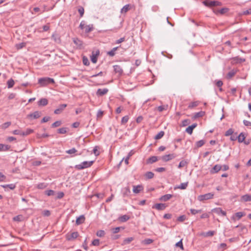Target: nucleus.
<instances>
[{"mask_svg": "<svg viewBox=\"0 0 251 251\" xmlns=\"http://www.w3.org/2000/svg\"><path fill=\"white\" fill-rule=\"evenodd\" d=\"M38 82L41 86H46L49 84L54 83V80L50 77H42L38 79Z\"/></svg>", "mask_w": 251, "mask_h": 251, "instance_id": "obj_1", "label": "nucleus"}, {"mask_svg": "<svg viewBox=\"0 0 251 251\" xmlns=\"http://www.w3.org/2000/svg\"><path fill=\"white\" fill-rule=\"evenodd\" d=\"M48 100L45 98L40 99L38 102V104L39 106H46L48 104Z\"/></svg>", "mask_w": 251, "mask_h": 251, "instance_id": "obj_21", "label": "nucleus"}, {"mask_svg": "<svg viewBox=\"0 0 251 251\" xmlns=\"http://www.w3.org/2000/svg\"><path fill=\"white\" fill-rule=\"evenodd\" d=\"M176 156V155L173 153L169 154L168 155H165L162 156V160L164 161L167 162L175 158Z\"/></svg>", "mask_w": 251, "mask_h": 251, "instance_id": "obj_9", "label": "nucleus"}, {"mask_svg": "<svg viewBox=\"0 0 251 251\" xmlns=\"http://www.w3.org/2000/svg\"><path fill=\"white\" fill-rule=\"evenodd\" d=\"M211 211L216 213L218 215L225 216L226 215V212L223 211L220 207L213 208V209H212Z\"/></svg>", "mask_w": 251, "mask_h": 251, "instance_id": "obj_5", "label": "nucleus"}, {"mask_svg": "<svg viewBox=\"0 0 251 251\" xmlns=\"http://www.w3.org/2000/svg\"><path fill=\"white\" fill-rule=\"evenodd\" d=\"M145 176L148 179H151L153 177L154 174L151 172H148L145 174Z\"/></svg>", "mask_w": 251, "mask_h": 251, "instance_id": "obj_40", "label": "nucleus"}, {"mask_svg": "<svg viewBox=\"0 0 251 251\" xmlns=\"http://www.w3.org/2000/svg\"><path fill=\"white\" fill-rule=\"evenodd\" d=\"M129 219V216L126 215H123L119 218V220L122 222H125L128 220Z\"/></svg>", "mask_w": 251, "mask_h": 251, "instance_id": "obj_31", "label": "nucleus"}, {"mask_svg": "<svg viewBox=\"0 0 251 251\" xmlns=\"http://www.w3.org/2000/svg\"><path fill=\"white\" fill-rule=\"evenodd\" d=\"M231 59V62L233 64H237V63H241L246 61L245 58H241V57H239V56L233 57Z\"/></svg>", "mask_w": 251, "mask_h": 251, "instance_id": "obj_7", "label": "nucleus"}, {"mask_svg": "<svg viewBox=\"0 0 251 251\" xmlns=\"http://www.w3.org/2000/svg\"><path fill=\"white\" fill-rule=\"evenodd\" d=\"M11 123L10 122H6L1 126V128L2 129H5L7 128L8 127H9L11 125Z\"/></svg>", "mask_w": 251, "mask_h": 251, "instance_id": "obj_46", "label": "nucleus"}, {"mask_svg": "<svg viewBox=\"0 0 251 251\" xmlns=\"http://www.w3.org/2000/svg\"><path fill=\"white\" fill-rule=\"evenodd\" d=\"M10 146L7 145L0 144V151H5L9 150Z\"/></svg>", "mask_w": 251, "mask_h": 251, "instance_id": "obj_23", "label": "nucleus"}, {"mask_svg": "<svg viewBox=\"0 0 251 251\" xmlns=\"http://www.w3.org/2000/svg\"><path fill=\"white\" fill-rule=\"evenodd\" d=\"M164 135V132L163 131H160L157 134H156L155 136V139H161Z\"/></svg>", "mask_w": 251, "mask_h": 251, "instance_id": "obj_43", "label": "nucleus"}, {"mask_svg": "<svg viewBox=\"0 0 251 251\" xmlns=\"http://www.w3.org/2000/svg\"><path fill=\"white\" fill-rule=\"evenodd\" d=\"M48 186V184L46 183H39L37 185V188L39 189H43Z\"/></svg>", "mask_w": 251, "mask_h": 251, "instance_id": "obj_35", "label": "nucleus"}, {"mask_svg": "<svg viewBox=\"0 0 251 251\" xmlns=\"http://www.w3.org/2000/svg\"><path fill=\"white\" fill-rule=\"evenodd\" d=\"M45 194L48 196H51L55 195V192L52 190H48L45 191Z\"/></svg>", "mask_w": 251, "mask_h": 251, "instance_id": "obj_38", "label": "nucleus"}, {"mask_svg": "<svg viewBox=\"0 0 251 251\" xmlns=\"http://www.w3.org/2000/svg\"><path fill=\"white\" fill-rule=\"evenodd\" d=\"M176 247H179L181 250H184L182 239L176 244Z\"/></svg>", "mask_w": 251, "mask_h": 251, "instance_id": "obj_55", "label": "nucleus"}, {"mask_svg": "<svg viewBox=\"0 0 251 251\" xmlns=\"http://www.w3.org/2000/svg\"><path fill=\"white\" fill-rule=\"evenodd\" d=\"M245 215V213L244 212H238L232 216L231 219L233 221L239 220Z\"/></svg>", "mask_w": 251, "mask_h": 251, "instance_id": "obj_6", "label": "nucleus"}, {"mask_svg": "<svg viewBox=\"0 0 251 251\" xmlns=\"http://www.w3.org/2000/svg\"><path fill=\"white\" fill-rule=\"evenodd\" d=\"M200 103V102L199 101H196L194 102H192L189 103L188 105V108L190 109H192L195 107L197 106Z\"/></svg>", "mask_w": 251, "mask_h": 251, "instance_id": "obj_32", "label": "nucleus"}, {"mask_svg": "<svg viewBox=\"0 0 251 251\" xmlns=\"http://www.w3.org/2000/svg\"><path fill=\"white\" fill-rule=\"evenodd\" d=\"M113 68L116 73L118 74L119 75H121L123 74V71L120 66L116 65L113 66Z\"/></svg>", "mask_w": 251, "mask_h": 251, "instance_id": "obj_14", "label": "nucleus"}, {"mask_svg": "<svg viewBox=\"0 0 251 251\" xmlns=\"http://www.w3.org/2000/svg\"><path fill=\"white\" fill-rule=\"evenodd\" d=\"M228 11H229V9L228 8L224 7L220 10H216V11H214V12L216 14H220L223 15V14L226 13Z\"/></svg>", "mask_w": 251, "mask_h": 251, "instance_id": "obj_18", "label": "nucleus"}, {"mask_svg": "<svg viewBox=\"0 0 251 251\" xmlns=\"http://www.w3.org/2000/svg\"><path fill=\"white\" fill-rule=\"evenodd\" d=\"M215 234L214 231H208L205 233H203L202 235L206 237L212 236Z\"/></svg>", "mask_w": 251, "mask_h": 251, "instance_id": "obj_39", "label": "nucleus"}, {"mask_svg": "<svg viewBox=\"0 0 251 251\" xmlns=\"http://www.w3.org/2000/svg\"><path fill=\"white\" fill-rule=\"evenodd\" d=\"M93 29V25H86V26H85L84 30H85V32L86 33H89V32H91V31H92Z\"/></svg>", "mask_w": 251, "mask_h": 251, "instance_id": "obj_33", "label": "nucleus"}, {"mask_svg": "<svg viewBox=\"0 0 251 251\" xmlns=\"http://www.w3.org/2000/svg\"><path fill=\"white\" fill-rule=\"evenodd\" d=\"M130 9V5L126 4L125 5L121 10V12L122 13L127 12Z\"/></svg>", "mask_w": 251, "mask_h": 251, "instance_id": "obj_34", "label": "nucleus"}, {"mask_svg": "<svg viewBox=\"0 0 251 251\" xmlns=\"http://www.w3.org/2000/svg\"><path fill=\"white\" fill-rule=\"evenodd\" d=\"M12 133L14 135H20L22 136L23 131H22L20 130L17 129V130H14V131H13Z\"/></svg>", "mask_w": 251, "mask_h": 251, "instance_id": "obj_61", "label": "nucleus"}, {"mask_svg": "<svg viewBox=\"0 0 251 251\" xmlns=\"http://www.w3.org/2000/svg\"><path fill=\"white\" fill-rule=\"evenodd\" d=\"M85 217L84 215H80L76 220V224L79 225L84 222Z\"/></svg>", "mask_w": 251, "mask_h": 251, "instance_id": "obj_19", "label": "nucleus"}, {"mask_svg": "<svg viewBox=\"0 0 251 251\" xmlns=\"http://www.w3.org/2000/svg\"><path fill=\"white\" fill-rule=\"evenodd\" d=\"M134 240L133 237H128L125 238L123 241V245H126L130 243L131 241H132Z\"/></svg>", "mask_w": 251, "mask_h": 251, "instance_id": "obj_37", "label": "nucleus"}, {"mask_svg": "<svg viewBox=\"0 0 251 251\" xmlns=\"http://www.w3.org/2000/svg\"><path fill=\"white\" fill-rule=\"evenodd\" d=\"M58 133L60 134H65L67 132V128L66 127H62L59 128L57 130Z\"/></svg>", "mask_w": 251, "mask_h": 251, "instance_id": "obj_50", "label": "nucleus"}, {"mask_svg": "<svg viewBox=\"0 0 251 251\" xmlns=\"http://www.w3.org/2000/svg\"><path fill=\"white\" fill-rule=\"evenodd\" d=\"M67 107L66 104H62L58 106L54 111V113L55 114H59L63 112L65 108Z\"/></svg>", "mask_w": 251, "mask_h": 251, "instance_id": "obj_8", "label": "nucleus"}, {"mask_svg": "<svg viewBox=\"0 0 251 251\" xmlns=\"http://www.w3.org/2000/svg\"><path fill=\"white\" fill-rule=\"evenodd\" d=\"M23 220V216L21 215H18L13 218V220L17 222H21Z\"/></svg>", "mask_w": 251, "mask_h": 251, "instance_id": "obj_42", "label": "nucleus"}, {"mask_svg": "<svg viewBox=\"0 0 251 251\" xmlns=\"http://www.w3.org/2000/svg\"><path fill=\"white\" fill-rule=\"evenodd\" d=\"M99 54L100 51L99 50H97L95 52H92V54L91 56V60L93 63H96L97 62V56L99 55Z\"/></svg>", "mask_w": 251, "mask_h": 251, "instance_id": "obj_13", "label": "nucleus"}, {"mask_svg": "<svg viewBox=\"0 0 251 251\" xmlns=\"http://www.w3.org/2000/svg\"><path fill=\"white\" fill-rule=\"evenodd\" d=\"M129 118L128 116H125L123 117L121 120V124L122 125L126 124L128 121Z\"/></svg>", "mask_w": 251, "mask_h": 251, "instance_id": "obj_47", "label": "nucleus"}, {"mask_svg": "<svg viewBox=\"0 0 251 251\" xmlns=\"http://www.w3.org/2000/svg\"><path fill=\"white\" fill-rule=\"evenodd\" d=\"M172 197V195L171 194H166L164 196H161L159 200L162 201H166L170 200Z\"/></svg>", "mask_w": 251, "mask_h": 251, "instance_id": "obj_20", "label": "nucleus"}, {"mask_svg": "<svg viewBox=\"0 0 251 251\" xmlns=\"http://www.w3.org/2000/svg\"><path fill=\"white\" fill-rule=\"evenodd\" d=\"M158 159H157V156H152L151 157H150L148 160H147V163H150V164H152L154 162H155L157 161Z\"/></svg>", "mask_w": 251, "mask_h": 251, "instance_id": "obj_26", "label": "nucleus"}, {"mask_svg": "<svg viewBox=\"0 0 251 251\" xmlns=\"http://www.w3.org/2000/svg\"><path fill=\"white\" fill-rule=\"evenodd\" d=\"M186 164H187V162L186 161L182 160L180 162V163L178 166V168H181L185 166Z\"/></svg>", "mask_w": 251, "mask_h": 251, "instance_id": "obj_59", "label": "nucleus"}, {"mask_svg": "<svg viewBox=\"0 0 251 251\" xmlns=\"http://www.w3.org/2000/svg\"><path fill=\"white\" fill-rule=\"evenodd\" d=\"M73 42L75 44L76 46H77V47L80 48L81 46H82L83 42L81 40H79L77 38H74L73 39Z\"/></svg>", "mask_w": 251, "mask_h": 251, "instance_id": "obj_17", "label": "nucleus"}, {"mask_svg": "<svg viewBox=\"0 0 251 251\" xmlns=\"http://www.w3.org/2000/svg\"><path fill=\"white\" fill-rule=\"evenodd\" d=\"M153 240L151 239H146L142 241V243L145 245H149L152 243Z\"/></svg>", "mask_w": 251, "mask_h": 251, "instance_id": "obj_57", "label": "nucleus"}, {"mask_svg": "<svg viewBox=\"0 0 251 251\" xmlns=\"http://www.w3.org/2000/svg\"><path fill=\"white\" fill-rule=\"evenodd\" d=\"M1 186L3 188H9L10 190H13L16 187V185L14 184L1 185Z\"/></svg>", "mask_w": 251, "mask_h": 251, "instance_id": "obj_29", "label": "nucleus"}, {"mask_svg": "<svg viewBox=\"0 0 251 251\" xmlns=\"http://www.w3.org/2000/svg\"><path fill=\"white\" fill-rule=\"evenodd\" d=\"M204 144V141L203 140H200L196 142V146L197 148H200Z\"/></svg>", "mask_w": 251, "mask_h": 251, "instance_id": "obj_53", "label": "nucleus"}, {"mask_svg": "<svg viewBox=\"0 0 251 251\" xmlns=\"http://www.w3.org/2000/svg\"><path fill=\"white\" fill-rule=\"evenodd\" d=\"M214 194L212 193H209L204 195H201L198 196V199L200 201H203L205 200H208L213 198Z\"/></svg>", "mask_w": 251, "mask_h": 251, "instance_id": "obj_4", "label": "nucleus"}, {"mask_svg": "<svg viewBox=\"0 0 251 251\" xmlns=\"http://www.w3.org/2000/svg\"><path fill=\"white\" fill-rule=\"evenodd\" d=\"M167 106L161 105L157 107V109L159 112H162L163 110L166 109Z\"/></svg>", "mask_w": 251, "mask_h": 251, "instance_id": "obj_63", "label": "nucleus"}, {"mask_svg": "<svg viewBox=\"0 0 251 251\" xmlns=\"http://www.w3.org/2000/svg\"><path fill=\"white\" fill-rule=\"evenodd\" d=\"M143 189V187L141 185L133 186V192L134 193H139Z\"/></svg>", "mask_w": 251, "mask_h": 251, "instance_id": "obj_24", "label": "nucleus"}, {"mask_svg": "<svg viewBox=\"0 0 251 251\" xmlns=\"http://www.w3.org/2000/svg\"><path fill=\"white\" fill-rule=\"evenodd\" d=\"M108 92V89L107 88H103V89H98L96 95L98 96H102Z\"/></svg>", "mask_w": 251, "mask_h": 251, "instance_id": "obj_12", "label": "nucleus"}, {"mask_svg": "<svg viewBox=\"0 0 251 251\" xmlns=\"http://www.w3.org/2000/svg\"><path fill=\"white\" fill-rule=\"evenodd\" d=\"M167 205L165 203H157L152 206L153 208H155L158 210H163L166 208Z\"/></svg>", "mask_w": 251, "mask_h": 251, "instance_id": "obj_11", "label": "nucleus"}, {"mask_svg": "<svg viewBox=\"0 0 251 251\" xmlns=\"http://www.w3.org/2000/svg\"><path fill=\"white\" fill-rule=\"evenodd\" d=\"M100 244V240L99 239H95L92 242V245L93 246H99Z\"/></svg>", "mask_w": 251, "mask_h": 251, "instance_id": "obj_64", "label": "nucleus"}, {"mask_svg": "<svg viewBox=\"0 0 251 251\" xmlns=\"http://www.w3.org/2000/svg\"><path fill=\"white\" fill-rule=\"evenodd\" d=\"M41 113L39 111H35L33 113L27 115L28 117H32L33 119H37L41 116Z\"/></svg>", "mask_w": 251, "mask_h": 251, "instance_id": "obj_16", "label": "nucleus"}, {"mask_svg": "<svg viewBox=\"0 0 251 251\" xmlns=\"http://www.w3.org/2000/svg\"><path fill=\"white\" fill-rule=\"evenodd\" d=\"M117 48L118 47L113 48L111 50L108 52L107 54L111 56H114L115 54L116 50H117Z\"/></svg>", "mask_w": 251, "mask_h": 251, "instance_id": "obj_49", "label": "nucleus"}, {"mask_svg": "<svg viewBox=\"0 0 251 251\" xmlns=\"http://www.w3.org/2000/svg\"><path fill=\"white\" fill-rule=\"evenodd\" d=\"M234 131L232 128H229L225 133V136H229L233 133Z\"/></svg>", "mask_w": 251, "mask_h": 251, "instance_id": "obj_54", "label": "nucleus"}, {"mask_svg": "<svg viewBox=\"0 0 251 251\" xmlns=\"http://www.w3.org/2000/svg\"><path fill=\"white\" fill-rule=\"evenodd\" d=\"M78 11L80 14V17H82L84 14V8L82 7H80L79 8Z\"/></svg>", "mask_w": 251, "mask_h": 251, "instance_id": "obj_62", "label": "nucleus"}, {"mask_svg": "<svg viewBox=\"0 0 251 251\" xmlns=\"http://www.w3.org/2000/svg\"><path fill=\"white\" fill-rule=\"evenodd\" d=\"M186 219V217L185 215H183L179 217H178L177 219V220L179 222H182L184 221Z\"/></svg>", "mask_w": 251, "mask_h": 251, "instance_id": "obj_52", "label": "nucleus"}, {"mask_svg": "<svg viewBox=\"0 0 251 251\" xmlns=\"http://www.w3.org/2000/svg\"><path fill=\"white\" fill-rule=\"evenodd\" d=\"M7 83L8 88H12L14 85V81L13 80V79L11 78L7 81Z\"/></svg>", "mask_w": 251, "mask_h": 251, "instance_id": "obj_41", "label": "nucleus"}, {"mask_svg": "<svg viewBox=\"0 0 251 251\" xmlns=\"http://www.w3.org/2000/svg\"><path fill=\"white\" fill-rule=\"evenodd\" d=\"M82 61L84 65L88 66L90 64L88 59L85 56H83Z\"/></svg>", "mask_w": 251, "mask_h": 251, "instance_id": "obj_51", "label": "nucleus"}, {"mask_svg": "<svg viewBox=\"0 0 251 251\" xmlns=\"http://www.w3.org/2000/svg\"><path fill=\"white\" fill-rule=\"evenodd\" d=\"M241 200L245 201H251V195L249 194H246L241 197Z\"/></svg>", "mask_w": 251, "mask_h": 251, "instance_id": "obj_22", "label": "nucleus"}, {"mask_svg": "<svg viewBox=\"0 0 251 251\" xmlns=\"http://www.w3.org/2000/svg\"><path fill=\"white\" fill-rule=\"evenodd\" d=\"M204 114H205V112L204 111H201L200 112L195 113L194 114L193 118L194 119H197L199 117H202L204 115Z\"/></svg>", "mask_w": 251, "mask_h": 251, "instance_id": "obj_27", "label": "nucleus"}, {"mask_svg": "<svg viewBox=\"0 0 251 251\" xmlns=\"http://www.w3.org/2000/svg\"><path fill=\"white\" fill-rule=\"evenodd\" d=\"M236 73V71L234 70H231L227 74V78H231L232 77H233Z\"/></svg>", "mask_w": 251, "mask_h": 251, "instance_id": "obj_45", "label": "nucleus"}, {"mask_svg": "<svg viewBox=\"0 0 251 251\" xmlns=\"http://www.w3.org/2000/svg\"><path fill=\"white\" fill-rule=\"evenodd\" d=\"M33 132V130L30 128H27L25 131H23L22 136H27Z\"/></svg>", "mask_w": 251, "mask_h": 251, "instance_id": "obj_36", "label": "nucleus"}, {"mask_svg": "<svg viewBox=\"0 0 251 251\" xmlns=\"http://www.w3.org/2000/svg\"><path fill=\"white\" fill-rule=\"evenodd\" d=\"M93 163V161H85L79 164L75 165V168L77 170H82L91 166Z\"/></svg>", "mask_w": 251, "mask_h": 251, "instance_id": "obj_2", "label": "nucleus"}, {"mask_svg": "<svg viewBox=\"0 0 251 251\" xmlns=\"http://www.w3.org/2000/svg\"><path fill=\"white\" fill-rule=\"evenodd\" d=\"M222 168V166L220 165H215L213 169H212V170L211 171V173H217L220 170H221Z\"/></svg>", "mask_w": 251, "mask_h": 251, "instance_id": "obj_25", "label": "nucleus"}, {"mask_svg": "<svg viewBox=\"0 0 251 251\" xmlns=\"http://www.w3.org/2000/svg\"><path fill=\"white\" fill-rule=\"evenodd\" d=\"M76 152H77V150L74 148L66 151V152L67 153L70 154H74V153H76Z\"/></svg>", "mask_w": 251, "mask_h": 251, "instance_id": "obj_48", "label": "nucleus"}, {"mask_svg": "<svg viewBox=\"0 0 251 251\" xmlns=\"http://www.w3.org/2000/svg\"><path fill=\"white\" fill-rule=\"evenodd\" d=\"M197 126V124H194L193 125H192L191 126H189L188 127L186 128L185 131L187 133H188V134H189L190 135H191L192 132H193V129Z\"/></svg>", "mask_w": 251, "mask_h": 251, "instance_id": "obj_15", "label": "nucleus"}, {"mask_svg": "<svg viewBox=\"0 0 251 251\" xmlns=\"http://www.w3.org/2000/svg\"><path fill=\"white\" fill-rule=\"evenodd\" d=\"M78 236L77 232H74L71 234H68L67 235V239L68 240L71 241L76 239Z\"/></svg>", "mask_w": 251, "mask_h": 251, "instance_id": "obj_10", "label": "nucleus"}, {"mask_svg": "<svg viewBox=\"0 0 251 251\" xmlns=\"http://www.w3.org/2000/svg\"><path fill=\"white\" fill-rule=\"evenodd\" d=\"M188 182H184V183H182L180 184V185L177 186V187H175V189L177 188V189H180L181 190L185 189L188 186Z\"/></svg>", "mask_w": 251, "mask_h": 251, "instance_id": "obj_28", "label": "nucleus"}, {"mask_svg": "<svg viewBox=\"0 0 251 251\" xmlns=\"http://www.w3.org/2000/svg\"><path fill=\"white\" fill-rule=\"evenodd\" d=\"M237 138H238V142L239 143L243 142L245 140V134L243 132H241L238 135V136L237 137Z\"/></svg>", "mask_w": 251, "mask_h": 251, "instance_id": "obj_30", "label": "nucleus"}, {"mask_svg": "<svg viewBox=\"0 0 251 251\" xmlns=\"http://www.w3.org/2000/svg\"><path fill=\"white\" fill-rule=\"evenodd\" d=\"M202 3L203 4L208 7H214L221 5V2L218 1L205 0Z\"/></svg>", "mask_w": 251, "mask_h": 251, "instance_id": "obj_3", "label": "nucleus"}, {"mask_svg": "<svg viewBox=\"0 0 251 251\" xmlns=\"http://www.w3.org/2000/svg\"><path fill=\"white\" fill-rule=\"evenodd\" d=\"M52 38L53 39V40L57 42V43H58L60 42V38L58 37V36L56 35V34H52Z\"/></svg>", "mask_w": 251, "mask_h": 251, "instance_id": "obj_58", "label": "nucleus"}, {"mask_svg": "<svg viewBox=\"0 0 251 251\" xmlns=\"http://www.w3.org/2000/svg\"><path fill=\"white\" fill-rule=\"evenodd\" d=\"M61 121H56L54 123H53L52 124L51 126H52V127H58V126H60L61 125Z\"/></svg>", "mask_w": 251, "mask_h": 251, "instance_id": "obj_56", "label": "nucleus"}, {"mask_svg": "<svg viewBox=\"0 0 251 251\" xmlns=\"http://www.w3.org/2000/svg\"><path fill=\"white\" fill-rule=\"evenodd\" d=\"M190 212L193 215H195L197 213H201L202 212L201 209H190Z\"/></svg>", "mask_w": 251, "mask_h": 251, "instance_id": "obj_44", "label": "nucleus"}, {"mask_svg": "<svg viewBox=\"0 0 251 251\" xmlns=\"http://www.w3.org/2000/svg\"><path fill=\"white\" fill-rule=\"evenodd\" d=\"M105 232L103 230H99L97 232V235L99 237H102L104 235Z\"/></svg>", "mask_w": 251, "mask_h": 251, "instance_id": "obj_60", "label": "nucleus"}]
</instances>
